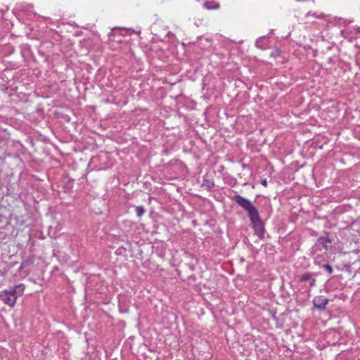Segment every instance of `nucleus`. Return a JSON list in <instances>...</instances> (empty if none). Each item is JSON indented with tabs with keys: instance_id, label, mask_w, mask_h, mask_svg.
<instances>
[{
	"instance_id": "20e7f679",
	"label": "nucleus",
	"mask_w": 360,
	"mask_h": 360,
	"mask_svg": "<svg viewBox=\"0 0 360 360\" xmlns=\"http://www.w3.org/2000/svg\"><path fill=\"white\" fill-rule=\"evenodd\" d=\"M328 300L324 296H316L313 300L314 307L319 310H324Z\"/></svg>"
},
{
	"instance_id": "f8f14e48",
	"label": "nucleus",
	"mask_w": 360,
	"mask_h": 360,
	"mask_svg": "<svg viewBox=\"0 0 360 360\" xmlns=\"http://www.w3.org/2000/svg\"><path fill=\"white\" fill-rule=\"evenodd\" d=\"M357 32H360V27H358V28H357Z\"/></svg>"
},
{
	"instance_id": "423d86ee",
	"label": "nucleus",
	"mask_w": 360,
	"mask_h": 360,
	"mask_svg": "<svg viewBox=\"0 0 360 360\" xmlns=\"http://www.w3.org/2000/svg\"><path fill=\"white\" fill-rule=\"evenodd\" d=\"M203 7L207 10H217L219 8L220 4L214 0H207L204 3Z\"/></svg>"
},
{
	"instance_id": "39448f33",
	"label": "nucleus",
	"mask_w": 360,
	"mask_h": 360,
	"mask_svg": "<svg viewBox=\"0 0 360 360\" xmlns=\"http://www.w3.org/2000/svg\"><path fill=\"white\" fill-rule=\"evenodd\" d=\"M300 282H309V286L313 287L315 285L316 279L312 278L310 274H304L299 277Z\"/></svg>"
},
{
	"instance_id": "f257e3e1",
	"label": "nucleus",
	"mask_w": 360,
	"mask_h": 360,
	"mask_svg": "<svg viewBox=\"0 0 360 360\" xmlns=\"http://www.w3.org/2000/svg\"><path fill=\"white\" fill-rule=\"evenodd\" d=\"M233 199L239 206L242 207L248 212L249 217H254L257 216L258 210L249 200L239 195H235Z\"/></svg>"
},
{
	"instance_id": "f03ea898",
	"label": "nucleus",
	"mask_w": 360,
	"mask_h": 360,
	"mask_svg": "<svg viewBox=\"0 0 360 360\" xmlns=\"http://www.w3.org/2000/svg\"><path fill=\"white\" fill-rule=\"evenodd\" d=\"M253 226L255 234L259 238H263L264 236V226L262 221L259 218V212L254 217H249Z\"/></svg>"
},
{
	"instance_id": "6e6552de",
	"label": "nucleus",
	"mask_w": 360,
	"mask_h": 360,
	"mask_svg": "<svg viewBox=\"0 0 360 360\" xmlns=\"http://www.w3.org/2000/svg\"><path fill=\"white\" fill-rule=\"evenodd\" d=\"M199 186L205 191H210L214 186V181H198Z\"/></svg>"
},
{
	"instance_id": "1a4fd4ad",
	"label": "nucleus",
	"mask_w": 360,
	"mask_h": 360,
	"mask_svg": "<svg viewBox=\"0 0 360 360\" xmlns=\"http://www.w3.org/2000/svg\"><path fill=\"white\" fill-rule=\"evenodd\" d=\"M136 214L139 217H141L146 212L144 207L143 206H136Z\"/></svg>"
},
{
	"instance_id": "0eeeda50",
	"label": "nucleus",
	"mask_w": 360,
	"mask_h": 360,
	"mask_svg": "<svg viewBox=\"0 0 360 360\" xmlns=\"http://www.w3.org/2000/svg\"><path fill=\"white\" fill-rule=\"evenodd\" d=\"M9 289L11 290V292H13L14 295H16L18 297V296L22 295V294L23 293V291L25 290V285L24 284L20 283L16 285L13 288H10Z\"/></svg>"
},
{
	"instance_id": "9b49d317",
	"label": "nucleus",
	"mask_w": 360,
	"mask_h": 360,
	"mask_svg": "<svg viewBox=\"0 0 360 360\" xmlns=\"http://www.w3.org/2000/svg\"><path fill=\"white\" fill-rule=\"evenodd\" d=\"M267 182L268 181H261L262 184L265 187L267 186Z\"/></svg>"
},
{
	"instance_id": "7ed1b4c3",
	"label": "nucleus",
	"mask_w": 360,
	"mask_h": 360,
	"mask_svg": "<svg viewBox=\"0 0 360 360\" xmlns=\"http://www.w3.org/2000/svg\"><path fill=\"white\" fill-rule=\"evenodd\" d=\"M0 300L6 304L13 307L16 302L17 295H14L10 289L0 292Z\"/></svg>"
},
{
	"instance_id": "9d476101",
	"label": "nucleus",
	"mask_w": 360,
	"mask_h": 360,
	"mask_svg": "<svg viewBox=\"0 0 360 360\" xmlns=\"http://www.w3.org/2000/svg\"><path fill=\"white\" fill-rule=\"evenodd\" d=\"M323 267L330 274H331L333 273V268H332V266L330 265L325 264L323 266Z\"/></svg>"
}]
</instances>
